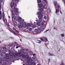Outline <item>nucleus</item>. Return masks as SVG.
I'll return each instance as SVG.
<instances>
[{"mask_svg":"<svg viewBox=\"0 0 65 65\" xmlns=\"http://www.w3.org/2000/svg\"><path fill=\"white\" fill-rule=\"evenodd\" d=\"M19 57H22L23 56V54L21 53L20 54H19Z\"/></svg>","mask_w":65,"mask_h":65,"instance_id":"obj_22","label":"nucleus"},{"mask_svg":"<svg viewBox=\"0 0 65 65\" xmlns=\"http://www.w3.org/2000/svg\"><path fill=\"white\" fill-rule=\"evenodd\" d=\"M19 28H23V26L22 25H19Z\"/></svg>","mask_w":65,"mask_h":65,"instance_id":"obj_33","label":"nucleus"},{"mask_svg":"<svg viewBox=\"0 0 65 65\" xmlns=\"http://www.w3.org/2000/svg\"><path fill=\"white\" fill-rule=\"evenodd\" d=\"M22 25L23 27H24V28H25V27L26 26V24L23 23L22 24Z\"/></svg>","mask_w":65,"mask_h":65,"instance_id":"obj_15","label":"nucleus"},{"mask_svg":"<svg viewBox=\"0 0 65 65\" xmlns=\"http://www.w3.org/2000/svg\"><path fill=\"white\" fill-rule=\"evenodd\" d=\"M9 27V26H7V28H8V29H10V27Z\"/></svg>","mask_w":65,"mask_h":65,"instance_id":"obj_46","label":"nucleus"},{"mask_svg":"<svg viewBox=\"0 0 65 65\" xmlns=\"http://www.w3.org/2000/svg\"><path fill=\"white\" fill-rule=\"evenodd\" d=\"M9 55L10 56V58H12L13 57V56L12 55V53L11 52V51H10L9 52Z\"/></svg>","mask_w":65,"mask_h":65,"instance_id":"obj_9","label":"nucleus"},{"mask_svg":"<svg viewBox=\"0 0 65 65\" xmlns=\"http://www.w3.org/2000/svg\"><path fill=\"white\" fill-rule=\"evenodd\" d=\"M3 0H0L1 3V2H3Z\"/></svg>","mask_w":65,"mask_h":65,"instance_id":"obj_51","label":"nucleus"},{"mask_svg":"<svg viewBox=\"0 0 65 65\" xmlns=\"http://www.w3.org/2000/svg\"><path fill=\"white\" fill-rule=\"evenodd\" d=\"M13 29L14 31H15L17 32V33H19V32L18 31V30H17L15 28H14V27H13Z\"/></svg>","mask_w":65,"mask_h":65,"instance_id":"obj_14","label":"nucleus"},{"mask_svg":"<svg viewBox=\"0 0 65 65\" xmlns=\"http://www.w3.org/2000/svg\"><path fill=\"white\" fill-rule=\"evenodd\" d=\"M27 26L28 27H32L33 26V24L28 23L27 24Z\"/></svg>","mask_w":65,"mask_h":65,"instance_id":"obj_11","label":"nucleus"},{"mask_svg":"<svg viewBox=\"0 0 65 65\" xmlns=\"http://www.w3.org/2000/svg\"><path fill=\"white\" fill-rule=\"evenodd\" d=\"M32 34H36V32H35V31H32Z\"/></svg>","mask_w":65,"mask_h":65,"instance_id":"obj_32","label":"nucleus"},{"mask_svg":"<svg viewBox=\"0 0 65 65\" xmlns=\"http://www.w3.org/2000/svg\"><path fill=\"white\" fill-rule=\"evenodd\" d=\"M32 52L31 51L29 52V54H30V55H32Z\"/></svg>","mask_w":65,"mask_h":65,"instance_id":"obj_37","label":"nucleus"},{"mask_svg":"<svg viewBox=\"0 0 65 65\" xmlns=\"http://www.w3.org/2000/svg\"><path fill=\"white\" fill-rule=\"evenodd\" d=\"M19 24L20 25H22L23 24V22H22V21H20L19 22Z\"/></svg>","mask_w":65,"mask_h":65,"instance_id":"obj_19","label":"nucleus"},{"mask_svg":"<svg viewBox=\"0 0 65 65\" xmlns=\"http://www.w3.org/2000/svg\"><path fill=\"white\" fill-rule=\"evenodd\" d=\"M7 26H9L10 27V26H9V23H8L7 24Z\"/></svg>","mask_w":65,"mask_h":65,"instance_id":"obj_44","label":"nucleus"},{"mask_svg":"<svg viewBox=\"0 0 65 65\" xmlns=\"http://www.w3.org/2000/svg\"><path fill=\"white\" fill-rule=\"evenodd\" d=\"M42 27L40 26V27H39L38 29H35V32H37V33H39L42 29Z\"/></svg>","mask_w":65,"mask_h":65,"instance_id":"obj_5","label":"nucleus"},{"mask_svg":"<svg viewBox=\"0 0 65 65\" xmlns=\"http://www.w3.org/2000/svg\"><path fill=\"white\" fill-rule=\"evenodd\" d=\"M1 59L0 61H2L3 62H5L7 60V58L5 57H4L3 58H2V59L1 58Z\"/></svg>","mask_w":65,"mask_h":65,"instance_id":"obj_7","label":"nucleus"},{"mask_svg":"<svg viewBox=\"0 0 65 65\" xmlns=\"http://www.w3.org/2000/svg\"><path fill=\"white\" fill-rule=\"evenodd\" d=\"M22 53H24V50H22Z\"/></svg>","mask_w":65,"mask_h":65,"instance_id":"obj_45","label":"nucleus"},{"mask_svg":"<svg viewBox=\"0 0 65 65\" xmlns=\"http://www.w3.org/2000/svg\"><path fill=\"white\" fill-rule=\"evenodd\" d=\"M51 60L50 59H48V63H49V62H50V61Z\"/></svg>","mask_w":65,"mask_h":65,"instance_id":"obj_49","label":"nucleus"},{"mask_svg":"<svg viewBox=\"0 0 65 65\" xmlns=\"http://www.w3.org/2000/svg\"><path fill=\"white\" fill-rule=\"evenodd\" d=\"M36 55V54H33L32 55V56H35Z\"/></svg>","mask_w":65,"mask_h":65,"instance_id":"obj_52","label":"nucleus"},{"mask_svg":"<svg viewBox=\"0 0 65 65\" xmlns=\"http://www.w3.org/2000/svg\"><path fill=\"white\" fill-rule=\"evenodd\" d=\"M60 12L61 13V14H62V12H61V11H60Z\"/></svg>","mask_w":65,"mask_h":65,"instance_id":"obj_56","label":"nucleus"},{"mask_svg":"<svg viewBox=\"0 0 65 65\" xmlns=\"http://www.w3.org/2000/svg\"><path fill=\"white\" fill-rule=\"evenodd\" d=\"M21 54V50H20L18 51V53H15V52H13L12 53V55L14 56V58H16L17 57V56H19V54Z\"/></svg>","mask_w":65,"mask_h":65,"instance_id":"obj_4","label":"nucleus"},{"mask_svg":"<svg viewBox=\"0 0 65 65\" xmlns=\"http://www.w3.org/2000/svg\"><path fill=\"white\" fill-rule=\"evenodd\" d=\"M6 57H8V56H9V55L8 54H6L5 55Z\"/></svg>","mask_w":65,"mask_h":65,"instance_id":"obj_30","label":"nucleus"},{"mask_svg":"<svg viewBox=\"0 0 65 65\" xmlns=\"http://www.w3.org/2000/svg\"><path fill=\"white\" fill-rule=\"evenodd\" d=\"M38 6H39V4L38 3Z\"/></svg>","mask_w":65,"mask_h":65,"instance_id":"obj_63","label":"nucleus"},{"mask_svg":"<svg viewBox=\"0 0 65 65\" xmlns=\"http://www.w3.org/2000/svg\"><path fill=\"white\" fill-rule=\"evenodd\" d=\"M11 32H12V33H13V34H14L16 35H17V33L16 32H15L14 31H11Z\"/></svg>","mask_w":65,"mask_h":65,"instance_id":"obj_16","label":"nucleus"},{"mask_svg":"<svg viewBox=\"0 0 65 65\" xmlns=\"http://www.w3.org/2000/svg\"><path fill=\"white\" fill-rule=\"evenodd\" d=\"M5 65H6V63L5 62Z\"/></svg>","mask_w":65,"mask_h":65,"instance_id":"obj_59","label":"nucleus"},{"mask_svg":"<svg viewBox=\"0 0 65 65\" xmlns=\"http://www.w3.org/2000/svg\"><path fill=\"white\" fill-rule=\"evenodd\" d=\"M11 38H12V39H14V37H11Z\"/></svg>","mask_w":65,"mask_h":65,"instance_id":"obj_55","label":"nucleus"},{"mask_svg":"<svg viewBox=\"0 0 65 65\" xmlns=\"http://www.w3.org/2000/svg\"><path fill=\"white\" fill-rule=\"evenodd\" d=\"M12 15H15V13H14V11H12Z\"/></svg>","mask_w":65,"mask_h":65,"instance_id":"obj_17","label":"nucleus"},{"mask_svg":"<svg viewBox=\"0 0 65 65\" xmlns=\"http://www.w3.org/2000/svg\"><path fill=\"white\" fill-rule=\"evenodd\" d=\"M3 56H3V55L2 54V55H1V57H3Z\"/></svg>","mask_w":65,"mask_h":65,"instance_id":"obj_58","label":"nucleus"},{"mask_svg":"<svg viewBox=\"0 0 65 65\" xmlns=\"http://www.w3.org/2000/svg\"><path fill=\"white\" fill-rule=\"evenodd\" d=\"M42 8H44L45 9L46 8L45 6H44L43 5H42Z\"/></svg>","mask_w":65,"mask_h":65,"instance_id":"obj_34","label":"nucleus"},{"mask_svg":"<svg viewBox=\"0 0 65 65\" xmlns=\"http://www.w3.org/2000/svg\"><path fill=\"white\" fill-rule=\"evenodd\" d=\"M37 65H40V64H37Z\"/></svg>","mask_w":65,"mask_h":65,"instance_id":"obj_60","label":"nucleus"},{"mask_svg":"<svg viewBox=\"0 0 65 65\" xmlns=\"http://www.w3.org/2000/svg\"><path fill=\"white\" fill-rule=\"evenodd\" d=\"M31 30H32V28H30L29 29V31H31Z\"/></svg>","mask_w":65,"mask_h":65,"instance_id":"obj_43","label":"nucleus"},{"mask_svg":"<svg viewBox=\"0 0 65 65\" xmlns=\"http://www.w3.org/2000/svg\"><path fill=\"white\" fill-rule=\"evenodd\" d=\"M54 5L55 6V9H56V13H58L59 11V10L56 8H60V6L58 4H57V2H54Z\"/></svg>","mask_w":65,"mask_h":65,"instance_id":"obj_3","label":"nucleus"},{"mask_svg":"<svg viewBox=\"0 0 65 65\" xmlns=\"http://www.w3.org/2000/svg\"><path fill=\"white\" fill-rule=\"evenodd\" d=\"M26 51H29V49H26Z\"/></svg>","mask_w":65,"mask_h":65,"instance_id":"obj_57","label":"nucleus"},{"mask_svg":"<svg viewBox=\"0 0 65 65\" xmlns=\"http://www.w3.org/2000/svg\"><path fill=\"white\" fill-rule=\"evenodd\" d=\"M26 29H29V26H28L27 25H26V26H25V27Z\"/></svg>","mask_w":65,"mask_h":65,"instance_id":"obj_26","label":"nucleus"},{"mask_svg":"<svg viewBox=\"0 0 65 65\" xmlns=\"http://www.w3.org/2000/svg\"><path fill=\"white\" fill-rule=\"evenodd\" d=\"M37 3H41V0H37Z\"/></svg>","mask_w":65,"mask_h":65,"instance_id":"obj_21","label":"nucleus"},{"mask_svg":"<svg viewBox=\"0 0 65 65\" xmlns=\"http://www.w3.org/2000/svg\"><path fill=\"white\" fill-rule=\"evenodd\" d=\"M28 60L27 61V63H28V64L30 62H32L33 61V59L32 58H30V57H28Z\"/></svg>","mask_w":65,"mask_h":65,"instance_id":"obj_6","label":"nucleus"},{"mask_svg":"<svg viewBox=\"0 0 65 65\" xmlns=\"http://www.w3.org/2000/svg\"><path fill=\"white\" fill-rule=\"evenodd\" d=\"M42 5L41 4H40L39 5V7L41 8L42 7Z\"/></svg>","mask_w":65,"mask_h":65,"instance_id":"obj_25","label":"nucleus"},{"mask_svg":"<svg viewBox=\"0 0 65 65\" xmlns=\"http://www.w3.org/2000/svg\"><path fill=\"white\" fill-rule=\"evenodd\" d=\"M3 50H5V49H6V47H3Z\"/></svg>","mask_w":65,"mask_h":65,"instance_id":"obj_40","label":"nucleus"},{"mask_svg":"<svg viewBox=\"0 0 65 65\" xmlns=\"http://www.w3.org/2000/svg\"><path fill=\"white\" fill-rule=\"evenodd\" d=\"M20 40L21 41H22V39H20Z\"/></svg>","mask_w":65,"mask_h":65,"instance_id":"obj_62","label":"nucleus"},{"mask_svg":"<svg viewBox=\"0 0 65 65\" xmlns=\"http://www.w3.org/2000/svg\"><path fill=\"white\" fill-rule=\"evenodd\" d=\"M48 44H49V43H46V45H48Z\"/></svg>","mask_w":65,"mask_h":65,"instance_id":"obj_47","label":"nucleus"},{"mask_svg":"<svg viewBox=\"0 0 65 65\" xmlns=\"http://www.w3.org/2000/svg\"><path fill=\"white\" fill-rule=\"evenodd\" d=\"M2 15L3 16V20L4 22H5V19L4 18H5V14H4V12H3L2 13Z\"/></svg>","mask_w":65,"mask_h":65,"instance_id":"obj_8","label":"nucleus"},{"mask_svg":"<svg viewBox=\"0 0 65 65\" xmlns=\"http://www.w3.org/2000/svg\"><path fill=\"white\" fill-rule=\"evenodd\" d=\"M63 2V3L64 4V5L65 6V0H62Z\"/></svg>","mask_w":65,"mask_h":65,"instance_id":"obj_38","label":"nucleus"},{"mask_svg":"<svg viewBox=\"0 0 65 65\" xmlns=\"http://www.w3.org/2000/svg\"><path fill=\"white\" fill-rule=\"evenodd\" d=\"M2 4L1 3L0 4V11L1 10V7H2Z\"/></svg>","mask_w":65,"mask_h":65,"instance_id":"obj_28","label":"nucleus"},{"mask_svg":"<svg viewBox=\"0 0 65 65\" xmlns=\"http://www.w3.org/2000/svg\"><path fill=\"white\" fill-rule=\"evenodd\" d=\"M40 39H41V40H42V41H43V39L42 38H40Z\"/></svg>","mask_w":65,"mask_h":65,"instance_id":"obj_42","label":"nucleus"},{"mask_svg":"<svg viewBox=\"0 0 65 65\" xmlns=\"http://www.w3.org/2000/svg\"><path fill=\"white\" fill-rule=\"evenodd\" d=\"M44 39L46 41H48L47 39L46 38H44Z\"/></svg>","mask_w":65,"mask_h":65,"instance_id":"obj_41","label":"nucleus"},{"mask_svg":"<svg viewBox=\"0 0 65 65\" xmlns=\"http://www.w3.org/2000/svg\"><path fill=\"white\" fill-rule=\"evenodd\" d=\"M2 14V13L1 12V11H0V20H2V16L1 15Z\"/></svg>","mask_w":65,"mask_h":65,"instance_id":"obj_13","label":"nucleus"},{"mask_svg":"<svg viewBox=\"0 0 65 65\" xmlns=\"http://www.w3.org/2000/svg\"><path fill=\"white\" fill-rule=\"evenodd\" d=\"M8 18H9V19H10V16H8Z\"/></svg>","mask_w":65,"mask_h":65,"instance_id":"obj_53","label":"nucleus"},{"mask_svg":"<svg viewBox=\"0 0 65 65\" xmlns=\"http://www.w3.org/2000/svg\"><path fill=\"white\" fill-rule=\"evenodd\" d=\"M25 56H26V59H28V58H29L28 57H29V55H26Z\"/></svg>","mask_w":65,"mask_h":65,"instance_id":"obj_27","label":"nucleus"},{"mask_svg":"<svg viewBox=\"0 0 65 65\" xmlns=\"http://www.w3.org/2000/svg\"><path fill=\"white\" fill-rule=\"evenodd\" d=\"M28 65H35V62H33L32 63L31 62H30L29 63Z\"/></svg>","mask_w":65,"mask_h":65,"instance_id":"obj_10","label":"nucleus"},{"mask_svg":"<svg viewBox=\"0 0 65 65\" xmlns=\"http://www.w3.org/2000/svg\"><path fill=\"white\" fill-rule=\"evenodd\" d=\"M61 37H64V34H61Z\"/></svg>","mask_w":65,"mask_h":65,"instance_id":"obj_31","label":"nucleus"},{"mask_svg":"<svg viewBox=\"0 0 65 65\" xmlns=\"http://www.w3.org/2000/svg\"><path fill=\"white\" fill-rule=\"evenodd\" d=\"M44 19H45V20H46V19L47 18H46V16H44Z\"/></svg>","mask_w":65,"mask_h":65,"instance_id":"obj_39","label":"nucleus"},{"mask_svg":"<svg viewBox=\"0 0 65 65\" xmlns=\"http://www.w3.org/2000/svg\"><path fill=\"white\" fill-rule=\"evenodd\" d=\"M22 57L23 58H26V55H25L24 54H23Z\"/></svg>","mask_w":65,"mask_h":65,"instance_id":"obj_23","label":"nucleus"},{"mask_svg":"<svg viewBox=\"0 0 65 65\" xmlns=\"http://www.w3.org/2000/svg\"><path fill=\"white\" fill-rule=\"evenodd\" d=\"M44 3L45 4L44 5H46L47 4V2L46 1H44Z\"/></svg>","mask_w":65,"mask_h":65,"instance_id":"obj_29","label":"nucleus"},{"mask_svg":"<svg viewBox=\"0 0 65 65\" xmlns=\"http://www.w3.org/2000/svg\"><path fill=\"white\" fill-rule=\"evenodd\" d=\"M37 15H40V18H39V20L38 22V20H36V21L37 22V25L38 26H41V27H42V25H44V23H42L41 24V22L42 20V17H43V15L41 14V13L40 12H38L37 13ZM38 23H37V22Z\"/></svg>","mask_w":65,"mask_h":65,"instance_id":"obj_2","label":"nucleus"},{"mask_svg":"<svg viewBox=\"0 0 65 65\" xmlns=\"http://www.w3.org/2000/svg\"><path fill=\"white\" fill-rule=\"evenodd\" d=\"M16 45L17 46H19V47H21V45L19 44H17Z\"/></svg>","mask_w":65,"mask_h":65,"instance_id":"obj_36","label":"nucleus"},{"mask_svg":"<svg viewBox=\"0 0 65 65\" xmlns=\"http://www.w3.org/2000/svg\"><path fill=\"white\" fill-rule=\"evenodd\" d=\"M32 59H35V57H32Z\"/></svg>","mask_w":65,"mask_h":65,"instance_id":"obj_50","label":"nucleus"},{"mask_svg":"<svg viewBox=\"0 0 65 65\" xmlns=\"http://www.w3.org/2000/svg\"><path fill=\"white\" fill-rule=\"evenodd\" d=\"M48 55L49 56H55V55H54V54H52L50 53H48Z\"/></svg>","mask_w":65,"mask_h":65,"instance_id":"obj_12","label":"nucleus"},{"mask_svg":"<svg viewBox=\"0 0 65 65\" xmlns=\"http://www.w3.org/2000/svg\"><path fill=\"white\" fill-rule=\"evenodd\" d=\"M43 10V9L42 8H41L40 9V11H41V12Z\"/></svg>","mask_w":65,"mask_h":65,"instance_id":"obj_24","label":"nucleus"},{"mask_svg":"<svg viewBox=\"0 0 65 65\" xmlns=\"http://www.w3.org/2000/svg\"><path fill=\"white\" fill-rule=\"evenodd\" d=\"M49 30H50V29H49L46 30L45 31L44 33H45V32H47V31H49Z\"/></svg>","mask_w":65,"mask_h":65,"instance_id":"obj_35","label":"nucleus"},{"mask_svg":"<svg viewBox=\"0 0 65 65\" xmlns=\"http://www.w3.org/2000/svg\"><path fill=\"white\" fill-rule=\"evenodd\" d=\"M37 43H41V41L39 40H37Z\"/></svg>","mask_w":65,"mask_h":65,"instance_id":"obj_18","label":"nucleus"},{"mask_svg":"<svg viewBox=\"0 0 65 65\" xmlns=\"http://www.w3.org/2000/svg\"><path fill=\"white\" fill-rule=\"evenodd\" d=\"M19 0H13L11 2L10 6L11 7H14V11L15 12V14L12 17V20L13 22H14L15 21L18 20V19L17 18H18V19H22V18H21L18 17V15H19V11H18V8H17L15 7L16 6V4L15 3H17L19 2ZM15 2V3L14 2Z\"/></svg>","mask_w":65,"mask_h":65,"instance_id":"obj_1","label":"nucleus"},{"mask_svg":"<svg viewBox=\"0 0 65 65\" xmlns=\"http://www.w3.org/2000/svg\"><path fill=\"white\" fill-rule=\"evenodd\" d=\"M54 29H56V27H54Z\"/></svg>","mask_w":65,"mask_h":65,"instance_id":"obj_61","label":"nucleus"},{"mask_svg":"<svg viewBox=\"0 0 65 65\" xmlns=\"http://www.w3.org/2000/svg\"><path fill=\"white\" fill-rule=\"evenodd\" d=\"M14 26H17V22L16 21L14 23Z\"/></svg>","mask_w":65,"mask_h":65,"instance_id":"obj_20","label":"nucleus"},{"mask_svg":"<svg viewBox=\"0 0 65 65\" xmlns=\"http://www.w3.org/2000/svg\"><path fill=\"white\" fill-rule=\"evenodd\" d=\"M23 65H25V64H23Z\"/></svg>","mask_w":65,"mask_h":65,"instance_id":"obj_64","label":"nucleus"},{"mask_svg":"<svg viewBox=\"0 0 65 65\" xmlns=\"http://www.w3.org/2000/svg\"><path fill=\"white\" fill-rule=\"evenodd\" d=\"M16 48H19V46H17L16 47Z\"/></svg>","mask_w":65,"mask_h":65,"instance_id":"obj_54","label":"nucleus"},{"mask_svg":"<svg viewBox=\"0 0 65 65\" xmlns=\"http://www.w3.org/2000/svg\"><path fill=\"white\" fill-rule=\"evenodd\" d=\"M8 46H9V47H11V45H8Z\"/></svg>","mask_w":65,"mask_h":65,"instance_id":"obj_48","label":"nucleus"}]
</instances>
